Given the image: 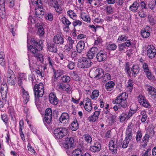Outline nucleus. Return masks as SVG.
Masks as SVG:
<instances>
[{
    "mask_svg": "<svg viewBox=\"0 0 156 156\" xmlns=\"http://www.w3.org/2000/svg\"><path fill=\"white\" fill-rule=\"evenodd\" d=\"M33 90L36 98L42 97L44 94V86L42 83H41L36 84L34 87Z\"/></svg>",
    "mask_w": 156,
    "mask_h": 156,
    "instance_id": "nucleus-1",
    "label": "nucleus"
},
{
    "mask_svg": "<svg viewBox=\"0 0 156 156\" xmlns=\"http://www.w3.org/2000/svg\"><path fill=\"white\" fill-rule=\"evenodd\" d=\"M92 64V63L89 59L82 57L78 60L77 67L79 68H87Z\"/></svg>",
    "mask_w": 156,
    "mask_h": 156,
    "instance_id": "nucleus-2",
    "label": "nucleus"
},
{
    "mask_svg": "<svg viewBox=\"0 0 156 156\" xmlns=\"http://www.w3.org/2000/svg\"><path fill=\"white\" fill-rule=\"evenodd\" d=\"M55 137L57 139H62L67 134V130L64 127L56 129L54 131Z\"/></svg>",
    "mask_w": 156,
    "mask_h": 156,
    "instance_id": "nucleus-3",
    "label": "nucleus"
},
{
    "mask_svg": "<svg viewBox=\"0 0 156 156\" xmlns=\"http://www.w3.org/2000/svg\"><path fill=\"white\" fill-rule=\"evenodd\" d=\"M52 114L51 109L50 108L46 109L44 115V120H43L44 124L47 125H50L51 123Z\"/></svg>",
    "mask_w": 156,
    "mask_h": 156,
    "instance_id": "nucleus-4",
    "label": "nucleus"
},
{
    "mask_svg": "<svg viewBox=\"0 0 156 156\" xmlns=\"http://www.w3.org/2000/svg\"><path fill=\"white\" fill-rule=\"evenodd\" d=\"M134 126L131 123H129L128 124L126 129L125 139L130 141L132 137V130H134Z\"/></svg>",
    "mask_w": 156,
    "mask_h": 156,
    "instance_id": "nucleus-5",
    "label": "nucleus"
},
{
    "mask_svg": "<svg viewBox=\"0 0 156 156\" xmlns=\"http://www.w3.org/2000/svg\"><path fill=\"white\" fill-rule=\"evenodd\" d=\"M138 100L140 104L144 107L147 108L151 107V105L145 97L142 94L138 96Z\"/></svg>",
    "mask_w": 156,
    "mask_h": 156,
    "instance_id": "nucleus-6",
    "label": "nucleus"
},
{
    "mask_svg": "<svg viewBox=\"0 0 156 156\" xmlns=\"http://www.w3.org/2000/svg\"><path fill=\"white\" fill-rule=\"evenodd\" d=\"M103 72L104 71L102 69H96L95 71L91 70L90 74L92 78L98 77V78H100L102 77Z\"/></svg>",
    "mask_w": 156,
    "mask_h": 156,
    "instance_id": "nucleus-7",
    "label": "nucleus"
},
{
    "mask_svg": "<svg viewBox=\"0 0 156 156\" xmlns=\"http://www.w3.org/2000/svg\"><path fill=\"white\" fill-rule=\"evenodd\" d=\"M147 54L151 59L154 58L156 55V49L153 45L149 46L147 47Z\"/></svg>",
    "mask_w": 156,
    "mask_h": 156,
    "instance_id": "nucleus-8",
    "label": "nucleus"
},
{
    "mask_svg": "<svg viewBox=\"0 0 156 156\" xmlns=\"http://www.w3.org/2000/svg\"><path fill=\"white\" fill-rule=\"evenodd\" d=\"M8 91V87L6 83H3L1 85L0 90L2 99H5L6 98Z\"/></svg>",
    "mask_w": 156,
    "mask_h": 156,
    "instance_id": "nucleus-9",
    "label": "nucleus"
},
{
    "mask_svg": "<svg viewBox=\"0 0 156 156\" xmlns=\"http://www.w3.org/2000/svg\"><path fill=\"white\" fill-rule=\"evenodd\" d=\"M74 143V140L73 137H68L66 139L63 145L65 148L69 149L73 146Z\"/></svg>",
    "mask_w": 156,
    "mask_h": 156,
    "instance_id": "nucleus-10",
    "label": "nucleus"
},
{
    "mask_svg": "<svg viewBox=\"0 0 156 156\" xmlns=\"http://www.w3.org/2000/svg\"><path fill=\"white\" fill-rule=\"evenodd\" d=\"M83 102L85 103V105H83L85 110L87 112H90L92 109L90 99L87 98L84 99Z\"/></svg>",
    "mask_w": 156,
    "mask_h": 156,
    "instance_id": "nucleus-11",
    "label": "nucleus"
},
{
    "mask_svg": "<svg viewBox=\"0 0 156 156\" xmlns=\"http://www.w3.org/2000/svg\"><path fill=\"white\" fill-rule=\"evenodd\" d=\"M107 57V53L102 51H100L96 55L97 60L99 62L106 60Z\"/></svg>",
    "mask_w": 156,
    "mask_h": 156,
    "instance_id": "nucleus-12",
    "label": "nucleus"
},
{
    "mask_svg": "<svg viewBox=\"0 0 156 156\" xmlns=\"http://www.w3.org/2000/svg\"><path fill=\"white\" fill-rule=\"evenodd\" d=\"M109 147L113 154H115L117 152V142L113 140H111L109 142Z\"/></svg>",
    "mask_w": 156,
    "mask_h": 156,
    "instance_id": "nucleus-13",
    "label": "nucleus"
},
{
    "mask_svg": "<svg viewBox=\"0 0 156 156\" xmlns=\"http://www.w3.org/2000/svg\"><path fill=\"white\" fill-rule=\"evenodd\" d=\"M35 14L36 16L39 18H42L44 14L43 8L41 5L37 6L35 8Z\"/></svg>",
    "mask_w": 156,
    "mask_h": 156,
    "instance_id": "nucleus-14",
    "label": "nucleus"
},
{
    "mask_svg": "<svg viewBox=\"0 0 156 156\" xmlns=\"http://www.w3.org/2000/svg\"><path fill=\"white\" fill-rule=\"evenodd\" d=\"M67 41V44L65 46V49L67 51H69L72 49H73V45L75 41L70 37L68 38Z\"/></svg>",
    "mask_w": 156,
    "mask_h": 156,
    "instance_id": "nucleus-15",
    "label": "nucleus"
},
{
    "mask_svg": "<svg viewBox=\"0 0 156 156\" xmlns=\"http://www.w3.org/2000/svg\"><path fill=\"white\" fill-rule=\"evenodd\" d=\"M69 116L67 113H62L59 119L60 122L63 124H68Z\"/></svg>",
    "mask_w": 156,
    "mask_h": 156,
    "instance_id": "nucleus-16",
    "label": "nucleus"
},
{
    "mask_svg": "<svg viewBox=\"0 0 156 156\" xmlns=\"http://www.w3.org/2000/svg\"><path fill=\"white\" fill-rule=\"evenodd\" d=\"M98 49L95 47L92 48L87 52V57L89 59H92L98 52Z\"/></svg>",
    "mask_w": 156,
    "mask_h": 156,
    "instance_id": "nucleus-17",
    "label": "nucleus"
},
{
    "mask_svg": "<svg viewBox=\"0 0 156 156\" xmlns=\"http://www.w3.org/2000/svg\"><path fill=\"white\" fill-rule=\"evenodd\" d=\"M101 144L98 142H96L94 143L93 145L90 146V150L93 152H98L100 151L101 149Z\"/></svg>",
    "mask_w": 156,
    "mask_h": 156,
    "instance_id": "nucleus-18",
    "label": "nucleus"
},
{
    "mask_svg": "<svg viewBox=\"0 0 156 156\" xmlns=\"http://www.w3.org/2000/svg\"><path fill=\"white\" fill-rule=\"evenodd\" d=\"M27 46L28 49H29L31 52L34 55V56L36 57H38L39 55V51L40 50H38L36 47H33L32 46L30 45L28 46V40L27 41Z\"/></svg>",
    "mask_w": 156,
    "mask_h": 156,
    "instance_id": "nucleus-19",
    "label": "nucleus"
},
{
    "mask_svg": "<svg viewBox=\"0 0 156 156\" xmlns=\"http://www.w3.org/2000/svg\"><path fill=\"white\" fill-rule=\"evenodd\" d=\"M147 87L148 94L151 95V97L154 100H156V89L154 87L150 86H148Z\"/></svg>",
    "mask_w": 156,
    "mask_h": 156,
    "instance_id": "nucleus-20",
    "label": "nucleus"
},
{
    "mask_svg": "<svg viewBox=\"0 0 156 156\" xmlns=\"http://www.w3.org/2000/svg\"><path fill=\"white\" fill-rule=\"evenodd\" d=\"M0 15L2 18L5 16V0H0Z\"/></svg>",
    "mask_w": 156,
    "mask_h": 156,
    "instance_id": "nucleus-21",
    "label": "nucleus"
},
{
    "mask_svg": "<svg viewBox=\"0 0 156 156\" xmlns=\"http://www.w3.org/2000/svg\"><path fill=\"white\" fill-rule=\"evenodd\" d=\"M49 99L51 103L53 105H56L58 103V100L54 92H51L50 94Z\"/></svg>",
    "mask_w": 156,
    "mask_h": 156,
    "instance_id": "nucleus-22",
    "label": "nucleus"
},
{
    "mask_svg": "<svg viewBox=\"0 0 156 156\" xmlns=\"http://www.w3.org/2000/svg\"><path fill=\"white\" fill-rule=\"evenodd\" d=\"M51 4L57 12L59 13L62 12V8L56 0H52Z\"/></svg>",
    "mask_w": 156,
    "mask_h": 156,
    "instance_id": "nucleus-23",
    "label": "nucleus"
},
{
    "mask_svg": "<svg viewBox=\"0 0 156 156\" xmlns=\"http://www.w3.org/2000/svg\"><path fill=\"white\" fill-rule=\"evenodd\" d=\"M54 43L56 44H61L64 43V39L60 35L57 34L55 35L53 38Z\"/></svg>",
    "mask_w": 156,
    "mask_h": 156,
    "instance_id": "nucleus-24",
    "label": "nucleus"
},
{
    "mask_svg": "<svg viewBox=\"0 0 156 156\" xmlns=\"http://www.w3.org/2000/svg\"><path fill=\"white\" fill-rule=\"evenodd\" d=\"M131 44L130 41L129 40H127L126 42L119 44V49L120 51H124V50L126 47H128L130 46Z\"/></svg>",
    "mask_w": 156,
    "mask_h": 156,
    "instance_id": "nucleus-25",
    "label": "nucleus"
},
{
    "mask_svg": "<svg viewBox=\"0 0 156 156\" xmlns=\"http://www.w3.org/2000/svg\"><path fill=\"white\" fill-rule=\"evenodd\" d=\"M113 104H116L119 106L120 108H126L127 107V100H123L119 101H112Z\"/></svg>",
    "mask_w": 156,
    "mask_h": 156,
    "instance_id": "nucleus-26",
    "label": "nucleus"
},
{
    "mask_svg": "<svg viewBox=\"0 0 156 156\" xmlns=\"http://www.w3.org/2000/svg\"><path fill=\"white\" fill-rule=\"evenodd\" d=\"M85 43L83 41H80L76 45V49L78 53H81L84 50Z\"/></svg>",
    "mask_w": 156,
    "mask_h": 156,
    "instance_id": "nucleus-27",
    "label": "nucleus"
},
{
    "mask_svg": "<svg viewBox=\"0 0 156 156\" xmlns=\"http://www.w3.org/2000/svg\"><path fill=\"white\" fill-rule=\"evenodd\" d=\"M100 115L99 111H95L94 114L89 116L88 118V120L90 122H95L98 118V116Z\"/></svg>",
    "mask_w": 156,
    "mask_h": 156,
    "instance_id": "nucleus-28",
    "label": "nucleus"
},
{
    "mask_svg": "<svg viewBox=\"0 0 156 156\" xmlns=\"http://www.w3.org/2000/svg\"><path fill=\"white\" fill-rule=\"evenodd\" d=\"M22 97L23 99V102L24 103H27L29 99V95L27 91H25L24 89L22 87Z\"/></svg>",
    "mask_w": 156,
    "mask_h": 156,
    "instance_id": "nucleus-29",
    "label": "nucleus"
},
{
    "mask_svg": "<svg viewBox=\"0 0 156 156\" xmlns=\"http://www.w3.org/2000/svg\"><path fill=\"white\" fill-rule=\"evenodd\" d=\"M128 97V95L127 93L126 92L122 93L120 94L114 101H120L126 100Z\"/></svg>",
    "mask_w": 156,
    "mask_h": 156,
    "instance_id": "nucleus-30",
    "label": "nucleus"
},
{
    "mask_svg": "<svg viewBox=\"0 0 156 156\" xmlns=\"http://www.w3.org/2000/svg\"><path fill=\"white\" fill-rule=\"evenodd\" d=\"M58 88L60 89H61L63 90L66 91L68 93L70 91V89L68 85H66L62 83H60L58 85Z\"/></svg>",
    "mask_w": 156,
    "mask_h": 156,
    "instance_id": "nucleus-31",
    "label": "nucleus"
},
{
    "mask_svg": "<svg viewBox=\"0 0 156 156\" xmlns=\"http://www.w3.org/2000/svg\"><path fill=\"white\" fill-rule=\"evenodd\" d=\"M61 21L65 26V28L69 29V26L71 24V22L69 21L66 18L63 17L60 19Z\"/></svg>",
    "mask_w": 156,
    "mask_h": 156,
    "instance_id": "nucleus-32",
    "label": "nucleus"
},
{
    "mask_svg": "<svg viewBox=\"0 0 156 156\" xmlns=\"http://www.w3.org/2000/svg\"><path fill=\"white\" fill-rule=\"evenodd\" d=\"M115 85V83L112 81H109L105 84V87L107 91L112 90Z\"/></svg>",
    "mask_w": 156,
    "mask_h": 156,
    "instance_id": "nucleus-33",
    "label": "nucleus"
},
{
    "mask_svg": "<svg viewBox=\"0 0 156 156\" xmlns=\"http://www.w3.org/2000/svg\"><path fill=\"white\" fill-rule=\"evenodd\" d=\"M70 128L73 131H76L78 129L79 125L76 119H74L73 122L71 124Z\"/></svg>",
    "mask_w": 156,
    "mask_h": 156,
    "instance_id": "nucleus-34",
    "label": "nucleus"
},
{
    "mask_svg": "<svg viewBox=\"0 0 156 156\" xmlns=\"http://www.w3.org/2000/svg\"><path fill=\"white\" fill-rule=\"evenodd\" d=\"M131 71L133 72V76L136 77L139 72L140 69L139 66L137 65L133 66L131 68Z\"/></svg>",
    "mask_w": 156,
    "mask_h": 156,
    "instance_id": "nucleus-35",
    "label": "nucleus"
},
{
    "mask_svg": "<svg viewBox=\"0 0 156 156\" xmlns=\"http://www.w3.org/2000/svg\"><path fill=\"white\" fill-rule=\"evenodd\" d=\"M140 6L137 2H134L129 7V9L132 12L136 11Z\"/></svg>",
    "mask_w": 156,
    "mask_h": 156,
    "instance_id": "nucleus-36",
    "label": "nucleus"
},
{
    "mask_svg": "<svg viewBox=\"0 0 156 156\" xmlns=\"http://www.w3.org/2000/svg\"><path fill=\"white\" fill-rule=\"evenodd\" d=\"M53 72L54 73V76L55 78H58V77L64 74L65 73V72L63 70L60 69L57 70L53 69Z\"/></svg>",
    "mask_w": 156,
    "mask_h": 156,
    "instance_id": "nucleus-37",
    "label": "nucleus"
},
{
    "mask_svg": "<svg viewBox=\"0 0 156 156\" xmlns=\"http://www.w3.org/2000/svg\"><path fill=\"white\" fill-rule=\"evenodd\" d=\"M47 47L49 51L55 53H56L57 52V48L55 46L54 44H48Z\"/></svg>",
    "mask_w": 156,
    "mask_h": 156,
    "instance_id": "nucleus-38",
    "label": "nucleus"
},
{
    "mask_svg": "<svg viewBox=\"0 0 156 156\" xmlns=\"http://www.w3.org/2000/svg\"><path fill=\"white\" fill-rule=\"evenodd\" d=\"M36 26L37 27L38 33L39 34V36L43 35L44 34V31L42 25L38 23L37 24Z\"/></svg>",
    "mask_w": 156,
    "mask_h": 156,
    "instance_id": "nucleus-39",
    "label": "nucleus"
},
{
    "mask_svg": "<svg viewBox=\"0 0 156 156\" xmlns=\"http://www.w3.org/2000/svg\"><path fill=\"white\" fill-rule=\"evenodd\" d=\"M1 119L4 122L7 127H8V122L9 120V118L7 114L5 113H2L1 114Z\"/></svg>",
    "mask_w": 156,
    "mask_h": 156,
    "instance_id": "nucleus-40",
    "label": "nucleus"
},
{
    "mask_svg": "<svg viewBox=\"0 0 156 156\" xmlns=\"http://www.w3.org/2000/svg\"><path fill=\"white\" fill-rule=\"evenodd\" d=\"M133 86V83L132 80H129L127 82V85L126 88L128 92H132Z\"/></svg>",
    "mask_w": 156,
    "mask_h": 156,
    "instance_id": "nucleus-41",
    "label": "nucleus"
},
{
    "mask_svg": "<svg viewBox=\"0 0 156 156\" xmlns=\"http://www.w3.org/2000/svg\"><path fill=\"white\" fill-rule=\"evenodd\" d=\"M81 16L82 20L84 21L90 23V19L88 15L84 13H82L81 14Z\"/></svg>",
    "mask_w": 156,
    "mask_h": 156,
    "instance_id": "nucleus-42",
    "label": "nucleus"
},
{
    "mask_svg": "<svg viewBox=\"0 0 156 156\" xmlns=\"http://www.w3.org/2000/svg\"><path fill=\"white\" fill-rule=\"evenodd\" d=\"M7 82L9 85H15L16 80V76L11 77L7 78Z\"/></svg>",
    "mask_w": 156,
    "mask_h": 156,
    "instance_id": "nucleus-43",
    "label": "nucleus"
},
{
    "mask_svg": "<svg viewBox=\"0 0 156 156\" xmlns=\"http://www.w3.org/2000/svg\"><path fill=\"white\" fill-rule=\"evenodd\" d=\"M102 80L103 82H106L110 80L111 79V76L108 73H106L102 74Z\"/></svg>",
    "mask_w": 156,
    "mask_h": 156,
    "instance_id": "nucleus-44",
    "label": "nucleus"
},
{
    "mask_svg": "<svg viewBox=\"0 0 156 156\" xmlns=\"http://www.w3.org/2000/svg\"><path fill=\"white\" fill-rule=\"evenodd\" d=\"M67 14L69 17L73 20L76 18V15L72 10H70L67 12Z\"/></svg>",
    "mask_w": 156,
    "mask_h": 156,
    "instance_id": "nucleus-45",
    "label": "nucleus"
},
{
    "mask_svg": "<svg viewBox=\"0 0 156 156\" xmlns=\"http://www.w3.org/2000/svg\"><path fill=\"white\" fill-rule=\"evenodd\" d=\"M82 152L79 148L74 150L72 154V156H82Z\"/></svg>",
    "mask_w": 156,
    "mask_h": 156,
    "instance_id": "nucleus-46",
    "label": "nucleus"
},
{
    "mask_svg": "<svg viewBox=\"0 0 156 156\" xmlns=\"http://www.w3.org/2000/svg\"><path fill=\"white\" fill-rule=\"evenodd\" d=\"M5 55L3 52H0V64L4 66L5 64Z\"/></svg>",
    "mask_w": 156,
    "mask_h": 156,
    "instance_id": "nucleus-47",
    "label": "nucleus"
},
{
    "mask_svg": "<svg viewBox=\"0 0 156 156\" xmlns=\"http://www.w3.org/2000/svg\"><path fill=\"white\" fill-rule=\"evenodd\" d=\"M140 115L142 116L141 119L142 122H145L147 118L146 112L145 111H142L140 112Z\"/></svg>",
    "mask_w": 156,
    "mask_h": 156,
    "instance_id": "nucleus-48",
    "label": "nucleus"
},
{
    "mask_svg": "<svg viewBox=\"0 0 156 156\" xmlns=\"http://www.w3.org/2000/svg\"><path fill=\"white\" fill-rule=\"evenodd\" d=\"M99 95V92L97 90H94L90 95L91 98L93 100H96Z\"/></svg>",
    "mask_w": 156,
    "mask_h": 156,
    "instance_id": "nucleus-49",
    "label": "nucleus"
},
{
    "mask_svg": "<svg viewBox=\"0 0 156 156\" xmlns=\"http://www.w3.org/2000/svg\"><path fill=\"white\" fill-rule=\"evenodd\" d=\"M141 33L142 37L144 38H147L150 35V33L148 29L147 30H142Z\"/></svg>",
    "mask_w": 156,
    "mask_h": 156,
    "instance_id": "nucleus-50",
    "label": "nucleus"
},
{
    "mask_svg": "<svg viewBox=\"0 0 156 156\" xmlns=\"http://www.w3.org/2000/svg\"><path fill=\"white\" fill-rule=\"evenodd\" d=\"M116 48V45L113 43L109 44L106 47V48L107 49L111 51L115 50Z\"/></svg>",
    "mask_w": 156,
    "mask_h": 156,
    "instance_id": "nucleus-51",
    "label": "nucleus"
},
{
    "mask_svg": "<svg viewBox=\"0 0 156 156\" xmlns=\"http://www.w3.org/2000/svg\"><path fill=\"white\" fill-rule=\"evenodd\" d=\"M126 119H127V112H123L120 116V121L121 122H123Z\"/></svg>",
    "mask_w": 156,
    "mask_h": 156,
    "instance_id": "nucleus-52",
    "label": "nucleus"
},
{
    "mask_svg": "<svg viewBox=\"0 0 156 156\" xmlns=\"http://www.w3.org/2000/svg\"><path fill=\"white\" fill-rule=\"evenodd\" d=\"M84 139L88 143L91 144L92 141V139L91 136L87 134H86L84 135Z\"/></svg>",
    "mask_w": 156,
    "mask_h": 156,
    "instance_id": "nucleus-53",
    "label": "nucleus"
},
{
    "mask_svg": "<svg viewBox=\"0 0 156 156\" xmlns=\"http://www.w3.org/2000/svg\"><path fill=\"white\" fill-rule=\"evenodd\" d=\"M148 79L151 80H153L154 79V77L151 73V71H149L145 73Z\"/></svg>",
    "mask_w": 156,
    "mask_h": 156,
    "instance_id": "nucleus-54",
    "label": "nucleus"
},
{
    "mask_svg": "<svg viewBox=\"0 0 156 156\" xmlns=\"http://www.w3.org/2000/svg\"><path fill=\"white\" fill-rule=\"evenodd\" d=\"M14 76H15V75L13 71L10 69H8L7 73V78Z\"/></svg>",
    "mask_w": 156,
    "mask_h": 156,
    "instance_id": "nucleus-55",
    "label": "nucleus"
},
{
    "mask_svg": "<svg viewBox=\"0 0 156 156\" xmlns=\"http://www.w3.org/2000/svg\"><path fill=\"white\" fill-rule=\"evenodd\" d=\"M148 21L149 22L150 24L152 26L154 25L155 23V21L153 17L150 15L148 16Z\"/></svg>",
    "mask_w": 156,
    "mask_h": 156,
    "instance_id": "nucleus-56",
    "label": "nucleus"
},
{
    "mask_svg": "<svg viewBox=\"0 0 156 156\" xmlns=\"http://www.w3.org/2000/svg\"><path fill=\"white\" fill-rule=\"evenodd\" d=\"M142 67L145 73L150 71L149 69L147 64L145 62L142 63Z\"/></svg>",
    "mask_w": 156,
    "mask_h": 156,
    "instance_id": "nucleus-57",
    "label": "nucleus"
},
{
    "mask_svg": "<svg viewBox=\"0 0 156 156\" xmlns=\"http://www.w3.org/2000/svg\"><path fill=\"white\" fill-rule=\"evenodd\" d=\"M62 80L64 83H68L70 80V78L69 76H64L62 77Z\"/></svg>",
    "mask_w": 156,
    "mask_h": 156,
    "instance_id": "nucleus-58",
    "label": "nucleus"
},
{
    "mask_svg": "<svg viewBox=\"0 0 156 156\" xmlns=\"http://www.w3.org/2000/svg\"><path fill=\"white\" fill-rule=\"evenodd\" d=\"M142 137V133L140 131H138L136 133V141H140L141 140V138Z\"/></svg>",
    "mask_w": 156,
    "mask_h": 156,
    "instance_id": "nucleus-59",
    "label": "nucleus"
},
{
    "mask_svg": "<svg viewBox=\"0 0 156 156\" xmlns=\"http://www.w3.org/2000/svg\"><path fill=\"white\" fill-rule=\"evenodd\" d=\"M105 10L106 12L109 13L111 14L113 12V9L111 6L105 5Z\"/></svg>",
    "mask_w": 156,
    "mask_h": 156,
    "instance_id": "nucleus-60",
    "label": "nucleus"
},
{
    "mask_svg": "<svg viewBox=\"0 0 156 156\" xmlns=\"http://www.w3.org/2000/svg\"><path fill=\"white\" fill-rule=\"evenodd\" d=\"M130 68L129 67V64L128 63H126V66L125 69V71L129 75V76L130 75Z\"/></svg>",
    "mask_w": 156,
    "mask_h": 156,
    "instance_id": "nucleus-61",
    "label": "nucleus"
},
{
    "mask_svg": "<svg viewBox=\"0 0 156 156\" xmlns=\"http://www.w3.org/2000/svg\"><path fill=\"white\" fill-rule=\"evenodd\" d=\"M32 4L34 6L41 5V0H31Z\"/></svg>",
    "mask_w": 156,
    "mask_h": 156,
    "instance_id": "nucleus-62",
    "label": "nucleus"
},
{
    "mask_svg": "<svg viewBox=\"0 0 156 156\" xmlns=\"http://www.w3.org/2000/svg\"><path fill=\"white\" fill-rule=\"evenodd\" d=\"M73 24L74 27L77 26H80L82 24V22L80 20H75L73 21Z\"/></svg>",
    "mask_w": 156,
    "mask_h": 156,
    "instance_id": "nucleus-63",
    "label": "nucleus"
},
{
    "mask_svg": "<svg viewBox=\"0 0 156 156\" xmlns=\"http://www.w3.org/2000/svg\"><path fill=\"white\" fill-rule=\"evenodd\" d=\"M127 40V37L125 35H120L118 39V42L121 41H125Z\"/></svg>",
    "mask_w": 156,
    "mask_h": 156,
    "instance_id": "nucleus-64",
    "label": "nucleus"
}]
</instances>
